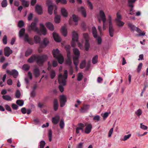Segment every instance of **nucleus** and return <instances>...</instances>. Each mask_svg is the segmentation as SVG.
<instances>
[{
  "instance_id": "obj_1",
  "label": "nucleus",
  "mask_w": 148,
  "mask_h": 148,
  "mask_svg": "<svg viewBox=\"0 0 148 148\" xmlns=\"http://www.w3.org/2000/svg\"><path fill=\"white\" fill-rule=\"evenodd\" d=\"M48 58V57L46 55H33L28 60L27 62L29 63H32L35 60L37 64L39 66H41Z\"/></svg>"
},
{
  "instance_id": "obj_2",
  "label": "nucleus",
  "mask_w": 148,
  "mask_h": 148,
  "mask_svg": "<svg viewBox=\"0 0 148 148\" xmlns=\"http://www.w3.org/2000/svg\"><path fill=\"white\" fill-rule=\"evenodd\" d=\"M40 27L41 28L40 30H39L38 28L36 26V24L35 23H32L31 25L28 27V30L29 31L33 30L37 32L38 34L41 35H45L47 33V30L45 27L44 25L42 23L40 24Z\"/></svg>"
},
{
  "instance_id": "obj_3",
  "label": "nucleus",
  "mask_w": 148,
  "mask_h": 148,
  "mask_svg": "<svg viewBox=\"0 0 148 148\" xmlns=\"http://www.w3.org/2000/svg\"><path fill=\"white\" fill-rule=\"evenodd\" d=\"M68 77V72L67 70L64 71V75L61 74H59L58 76V81L59 84H61L59 86V88L61 92L64 91V87L62 85L65 86L66 84V80Z\"/></svg>"
},
{
  "instance_id": "obj_4",
  "label": "nucleus",
  "mask_w": 148,
  "mask_h": 148,
  "mask_svg": "<svg viewBox=\"0 0 148 148\" xmlns=\"http://www.w3.org/2000/svg\"><path fill=\"white\" fill-rule=\"evenodd\" d=\"M25 32V29L24 28L21 29L19 32V36L20 37H22L24 35V39L25 41L28 42L29 44H32V39L30 38L28 35L26 34H24Z\"/></svg>"
},
{
  "instance_id": "obj_5",
  "label": "nucleus",
  "mask_w": 148,
  "mask_h": 148,
  "mask_svg": "<svg viewBox=\"0 0 148 148\" xmlns=\"http://www.w3.org/2000/svg\"><path fill=\"white\" fill-rule=\"evenodd\" d=\"M47 4L48 6V12L49 14H51L53 13V9L55 8L54 13L55 14H56L57 7L56 5L52 3V1L51 0H48L47 2Z\"/></svg>"
},
{
  "instance_id": "obj_6",
  "label": "nucleus",
  "mask_w": 148,
  "mask_h": 148,
  "mask_svg": "<svg viewBox=\"0 0 148 148\" xmlns=\"http://www.w3.org/2000/svg\"><path fill=\"white\" fill-rule=\"evenodd\" d=\"M53 54L54 57L57 59L59 64H62L64 61L63 57L59 53L58 49H54L53 51Z\"/></svg>"
},
{
  "instance_id": "obj_7",
  "label": "nucleus",
  "mask_w": 148,
  "mask_h": 148,
  "mask_svg": "<svg viewBox=\"0 0 148 148\" xmlns=\"http://www.w3.org/2000/svg\"><path fill=\"white\" fill-rule=\"evenodd\" d=\"M116 17L115 19V21L116 25L119 27H122L124 24V23L121 21L122 17L121 15L119 12H117L116 14Z\"/></svg>"
},
{
  "instance_id": "obj_8",
  "label": "nucleus",
  "mask_w": 148,
  "mask_h": 148,
  "mask_svg": "<svg viewBox=\"0 0 148 148\" xmlns=\"http://www.w3.org/2000/svg\"><path fill=\"white\" fill-rule=\"evenodd\" d=\"M72 40L71 45L72 47H74L75 45L76 42H78V35L77 33L75 31H73L72 34Z\"/></svg>"
},
{
  "instance_id": "obj_9",
  "label": "nucleus",
  "mask_w": 148,
  "mask_h": 148,
  "mask_svg": "<svg viewBox=\"0 0 148 148\" xmlns=\"http://www.w3.org/2000/svg\"><path fill=\"white\" fill-rule=\"evenodd\" d=\"M136 0H128V6L130 8L129 14L133 15L134 14V11L133 8L134 4Z\"/></svg>"
},
{
  "instance_id": "obj_10",
  "label": "nucleus",
  "mask_w": 148,
  "mask_h": 148,
  "mask_svg": "<svg viewBox=\"0 0 148 148\" xmlns=\"http://www.w3.org/2000/svg\"><path fill=\"white\" fill-rule=\"evenodd\" d=\"M92 33L94 38H97V43L98 45H100L101 43L102 39L100 37H97V30L95 27L92 28Z\"/></svg>"
},
{
  "instance_id": "obj_11",
  "label": "nucleus",
  "mask_w": 148,
  "mask_h": 148,
  "mask_svg": "<svg viewBox=\"0 0 148 148\" xmlns=\"http://www.w3.org/2000/svg\"><path fill=\"white\" fill-rule=\"evenodd\" d=\"M97 18L99 23L101 22V21H102L103 22H106V16L102 10L100 11L99 14L97 16Z\"/></svg>"
},
{
  "instance_id": "obj_12",
  "label": "nucleus",
  "mask_w": 148,
  "mask_h": 148,
  "mask_svg": "<svg viewBox=\"0 0 148 148\" xmlns=\"http://www.w3.org/2000/svg\"><path fill=\"white\" fill-rule=\"evenodd\" d=\"M6 72L7 73L10 75H12L14 78H16L17 77L18 73L17 71L15 69H13L11 71L7 70Z\"/></svg>"
},
{
  "instance_id": "obj_13",
  "label": "nucleus",
  "mask_w": 148,
  "mask_h": 148,
  "mask_svg": "<svg viewBox=\"0 0 148 148\" xmlns=\"http://www.w3.org/2000/svg\"><path fill=\"white\" fill-rule=\"evenodd\" d=\"M60 107H63L65 105V103L66 101V97L63 95H61L60 96Z\"/></svg>"
},
{
  "instance_id": "obj_14",
  "label": "nucleus",
  "mask_w": 148,
  "mask_h": 148,
  "mask_svg": "<svg viewBox=\"0 0 148 148\" xmlns=\"http://www.w3.org/2000/svg\"><path fill=\"white\" fill-rule=\"evenodd\" d=\"M84 127V124L80 123L78 125V127L76 128V132L77 134H78L79 135H80V134L79 132V130H81L82 132L84 131L83 128Z\"/></svg>"
},
{
  "instance_id": "obj_15",
  "label": "nucleus",
  "mask_w": 148,
  "mask_h": 148,
  "mask_svg": "<svg viewBox=\"0 0 148 148\" xmlns=\"http://www.w3.org/2000/svg\"><path fill=\"white\" fill-rule=\"evenodd\" d=\"M85 126L84 132L86 134H88L91 132L92 125L90 123H88L85 125Z\"/></svg>"
},
{
  "instance_id": "obj_16",
  "label": "nucleus",
  "mask_w": 148,
  "mask_h": 148,
  "mask_svg": "<svg viewBox=\"0 0 148 148\" xmlns=\"http://www.w3.org/2000/svg\"><path fill=\"white\" fill-rule=\"evenodd\" d=\"M4 51L5 56L7 57H8L13 52L12 50L8 47H6L4 48Z\"/></svg>"
},
{
  "instance_id": "obj_17",
  "label": "nucleus",
  "mask_w": 148,
  "mask_h": 148,
  "mask_svg": "<svg viewBox=\"0 0 148 148\" xmlns=\"http://www.w3.org/2000/svg\"><path fill=\"white\" fill-rule=\"evenodd\" d=\"M60 120V116L58 115H56L54 117L52 118V121L53 124L56 125L58 123Z\"/></svg>"
},
{
  "instance_id": "obj_18",
  "label": "nucleus",
  "mask_w": 148,
  "mask_h": 148,
  "mask_svg": "<svg viewBox=\"0 0 148 148\" xmlns=\"http://www.w3.org/2000/svg\"><path fill=\"white\" fill-rule=\"evenodd\" d=\"M33 72L35 77L36 78L38 77L40 75V71L38 68L37 67L33 69Z\"/></svg>"
},
{
  "instance_id": "obj_19",
  "label": "nucleus",
  "mask_w": 148,
  "mask_h": 148,
  "mask_svg": "<svg viewBox=\"0 0 148 148\" xmlns=\"http://www.w3.org/2000/svg\"><path fill=\"white\" fill-rule=\"evenodd\" d=\"M53 36L56 41L57 42H61V39L58 34L56 33L53 32Z\"/></svg>"
},
{
  "instance_id": "obj_20",
  "label": "nucleus",
  "mask_w": 148,
  "mask_h": 148,
  "mask_svg": "<svg viewBox=\"0 0 148 148\" xmlns=\"http://www.w3.org/2000/svg\"><path fill=\"white\" fill-rule=\"evenodd\" d=\"M35 10L36 12L39 14H41L42 13V8L40 5H36V6Z\"/></svg>"
},
{
  "instance_id": "obj_21",
  "label": "nucleus",
  "mask_w": 148,
  "mask_h": 148,
  "mask_svg": "<svg viewBox=\"0 0 148 148\" xmlns=\"http://www.w3.org/2000/svg\"><path fill=\"white\" fill-rule=\"evenodd\" d=\"M109 34L110 37H112L113 36L114 30L113 29L112 25H109Z\"/></svg>"
},
{
  "instance_id": "obj_22",
  "label": "nucleus",
  "mask_w": 148,
  "mask_h": 148,
  "mask_svg": "<svg viewBox=\"0 0 148 148\" xmlns=\"http://www.w3.org/2000/svg\"><path fill=\"white\" fill-rule=\"evenodd\" d=\"M79 11L80 12L82 15L84 17H86V11L83 7H81L78 9Z\"/></svg>"
},
{
  "instance_id": "obj_23",
  "label": "nucleus",
  "mask_w": 148,
  "mask_h": 148,
  "mask_svg": "<svg viewBox=\"0 0 148 148\" xmlns=\"http://www.w3.org/2000/svg\"><path fill=\"white\" fill-rule=\"evenodd\" d=\"M128 25L129 28L131 31L134 32V31H137V29H138L137 27H136L134 25L130 23H128Z\"/></svg>"
},
{
  "instance_id": "obj_24",
  "label": "nucleus",
  "mask_w": 148,
  "mask_h": 148,
  "mask_svg": "<svg viewBox=\"0 0 148 148\" xmlns=\"http://www.w3.org/2000/svg\"><path fill=\"white\" fill-rule=\"evenodd\" d=\"M90 106L89 105H85L80 109V111L84 113L86 112L89 109Z\"/></svg>"
},
{
  "instance_id": "obj_25",
  "label": "nucleus",
  "mask_w": 148,
  "mask_h": 148,
  "mask_svg": "<svg viewBox=\"0 0 148 148\" xmlns=\"http://www.w3.org/2000/svg\"><path fill=\"white\" fill-rule=\"evenodd\" d=\"M79 57H78L73 56V63L75 68H77V66L79 62Z\"/></svg>"
},
{
  "instance_id": "obj_26",
  "label": "nucleus",
  "mask_w": 148,
  "mask_h": 148,
  "mask_svg": "<svg viewBox=\"0 0 148 148\" xmlns=\"http://www.w3.org/2000/svg\"><path fill=\"white\" fill-rule=\"evenodd\" d=\"M46 26L50 30H53L54 29V26L51 23L48 22L46 24Z\"/></svg>"
},
{
  "instance_id": "obj_27",
  "label": "nucleus",
  "mask_w": 148,
  "mask_h": 148,
  "mask_svg": "<svg viewBox=\"0 0 148 148\" xmlns=\"http://www.w3.org/2000/svg\"><path fill=\"white\" fill-rule=\"evenodd\" d=\"M73 52L74 56L79 57L80 53L79 50L78 49L74 48L73 49Z\"/></svg>"
},
{
  "instance_id": "obj_28",
  "label": "nucleus",
  "mask_w": 148,
  "mask_h": 148,
  "mask_svg": "<svg viewBox=\"0 0 148 148\" xmlns=\"http://www.w3.org/2000/svg\"><path fill=\"white\" fill-rule=\"evenodd\" d=\"M61 12L62 15L64 17H66L68 16V13L66 10L64 8H62L61 10Z\"/></svg>"
},
{
  "instance_id": "obj_29",
  "label": "nucleus",
  "mask_w": 148,
  "mask_h": 148,
  "mask_svg": "<svg viewBox=\"0 0 148 148\" xmlns=\"http://www.w3.org/2000/svg\"><path fill=\"white\" fill-rule=\"evenodd\" d=\"M61 32L62 33V34L64 36H67V29L65 27H62V28L61 30Z\"/></svg>"
},
{
  "instance_id": "obj_30",
  "label": "nucleus",
  "mask_w": 148,
  "mask_h": 148,
  "mask_svg": "<svg viewBox=\"0 0 148 148\" xmlns=\"http://www.w3.org/2000/svg\"><path fill=\"white\" fill-rule=\"evenodd\" d=\"M58 107V103L56 99H55L54 101L53 108L54 110L56 111L57 110Z\"/></svg>"
},
{
  "instance_id": "obj_31",
  "label": "nucleus",
  "mask_w": 148,
  "mask_h": 148,
  "mask_svg": "<svg viewBox=\"0 0 148 148\" xmlns=\"http://www.w3.org/2000/svg\"><path fill=\"white\" fill-rule=\"evenodd\" d=\"M2 98L4 100L7 101H11L12 99V97L8 95H3Z\"/></svg>"
},
{
  "instance_id": "obj_32",
  "label": "nucleus",
  "mask_w": 148,
  "mask_h": 148,
  "mask_svg": "<svg viewBox=\"0 0 148 148\" xmlns=\"http://www.w3.org/2000/svg\"><path fill=\"white\" fill-rule=\"evenodd\" d=\"M136 32L139 34L137 35V36H143L145 35V33L144 32H142L141 30L139 28L137 29Z\"/></svg>"
},
{
  "instance_id": "obj_33",
  "label": "nucleus",
  "mask_w": 148,
  "mask_h": 148,
  "mask_svg": "<svg viewBox=\"0 0 148 148\" xmlns=\"http://www.w3.org/2000/svg\"><path fill=\"white\" fill-rule=\"evenodd\" d=\"M59 126L61 129H63L64 128L65 126V123L64 120L63 119H62L60 120L59 123Z\"/></svg>"
},
{
  "instance_id": "obj_34",
  "label": "nucleus",
  "mask_w": 148,
  "mask_h": 148,
  "mask_svg": "<svg viewBox=\"0 0 148 148\" xmlns=\"http://www.w3.org/2000/svg\"><path fill=\"white\" fill-rule=\"evenodd\" d=\"M73 18L74 22L75 23V25L77 24L78 21L79 19V17L75 15H73Z\"/></svg>"
},
{
  "instance_id": "obj_35",
  "label": "nucleus",
  "mask_w": 148,
  "mask_h": 148,
  "mask_svg": "<svg viewBox=\"0 0 148 148\" xmlns=\"http://www.w3.org/2000/svg\"><path fill=\"white\" fill-rule=\"evenodd\" d=\"M52 131L51 130H48V136L49 141L50 142L52 140Z\"/></svg>"
},
{
  "instance_id": "obj_36",
  "label": "nucleus",
  "mask_w": 148,
  "mask_h": 148,
  "mask_svg": "<svg viewBox=\"0 0 148 148\" xmlns=\"http://www.w3.org/2000/svg\"><path fill=\"white\" fill-rule=\"evenodd\" d=\"M32 52V50L31 49H28L25 52V56H28L30 55Z\"/></svg>"
},
{
  "instance_id": "obj_37",
  "label": "nucleus",
  "mask_w": 148,
  "mask_h": 148,
  "mask_svg": "<svg viewBox=\"0 0 148 148\" xmlns=\"http://www.w3.org/2000/svg\"><path fill=\"white\" fill-rule=\"evenodd\" d=\"M34 40L36 43H39L40 41V38L39 36H35L34 37Z\"/></svg>"
},
{
  "instance_id": "obj_38",
  "label": "nucleus",
  "mask_w": 148,
  "mask_h": 148,
  "mask_svg": "<svg viewBox=\"0 0 148 148\" xmlns=\"http://www.w3.org/2000/svg\"><path fill=\"white\" fill-rule=\"evenodd\" d=\"M86 60H84L82 61L80 65V68L81 69H83L84 68L86 65Z\"/></svg>"
},
{
  "instance_id": "obj_39",
  "label": "nucleus",
  "mask_w": 148,
  "mask_h": 148,
  "mask_svg": "<svg viewBox=\"0 0 148 148\" xmlns=\"http://www.w3.org/2000/svg\"><path fill=\"white\" fill-rule=\"evenodd\" d=\"M46 143L45 141L43 140L41 141L40 143V145L38 148H44Z\"/></svg>"
},
{
  "instance_id": "obj_40",
  "label": "nucleus",
  "mask_w": 148,
  "mask_h": 148,
  "mask_svg": "<svg viewBox=\"0 0 148 148\" xmlns=\"http://www.w3.org/2000/svg\"><path fill=\"white\" fill-rule=\"evenodd\" d=\"M89 40L87 41V40L85 41V49L86 51H88L90 47V45L89 43Z\"/></svg>"
},
{
  "instance_id": "obj_41",
  "label": "nucleus",
  "mask_w": 148,
  "mask_h": 148,
  "mask_svg": "<svg viewBox=\"0 0 148 148\" xmlns=\"http://www.w3.org/2000/svg\"><path fill=\"white\" fill-rule=\"evenodd\" d=\"M22 2V5L23 6L25 7H28L29 5V3L27 1L24 0Z\"/></svg>"
},
{
  "instance_id": "obj_42",
  "label": "nucleus",
  "mask_w": 148,
  "mask_h": 148,
  "mask_svg": "<svg viewBox=\"0 0 148 148\" xmlns=\"http://www.w3.org/2000/svg\"><path fill=\"white\" fill-rule=\"evenodd\" d=\"M135 113L139 117L140 116L142 113V111L141 110L139 109L135 112Z\"/></svg>"
},
{
  "instance_id": "obj_43",
  "label": "nucleus",
  "mask_w": 148,
  "mask_h": 148,
  "mask_svg": "<svg viewBox=\"0 0 148 148\" xmlns=\"http://www.w3.org/2000/svg\"><path fill=\"white\" fill-rule=\"evenodd\" d=\"M60 16L56 15L55 18V21L56 23H58L60 22Z\"/></svg>"
},
{
  "instance_id": "obj_44",
  "label": "nucleus",
  "mask_w": 148,
  "mask_h": 148,
  "mask_svg": "<svg viewBox=\"0 0 148 148\" xmlns=\"http://www.w3.org/2000/svg\"><path fill=\"white\" fill-rule=\"evenodd\" d=\"M7 0H3L1 3V6L3 8L7 6Z\"/></svg>"
},
{
  "instance_id": "obj_45",
  "label": "nucleus",
  "mask_w": 148,
  "mask_h": 148,
  "mask_svg": "<svg viewBox=\"0 0 148 148\" xmlns=\"http://www.w3.org/2000/svg\"><path fill=\"white\" fill-rule=\"evenodd\" d=\"M131 136V134H129L127 135H125L123 137V138L122 139V140L124 141H125L127 139H128Z\"/></svg>"
},
{
  "instance_id": "obj_46",
  "label": "nucleus",
  "mask_w": 148,
  "mask_h": 148,
  "mask_svg": "<svg viewBox=\"0 0 148 148\" xmlns=\"http://www.w3.org/2000/svg\"><path fill=\"white\" fill-rule=\"evenodd\" d=\"M16 103L20 106H22L24 104L23 101L21 100H18L16 101Z\"/></svg>"
},
{
  "instance_id": "obj_47",
  "label": "nucleus",
  "mask_w": 148,
  "mask_h": 148,
  "mask_svg": "<svg viewBox=\"0 0 148 148\" xmlns=\"http://www.w3.org/2000/svg\"><path fill=\"white\" fill-rule=\"evenodd\" d=\"M83 36L85 41L89 40V38L88 34L87 33H84L83 34Z\"/></svg>"
},
{
  "instance_id": "obj_48",
  "label": "nucleus",
  "mask_w": 148,
  "mask_h": 148,
  "mask_svg": "<svg viewBox=\"0 0 148 148\" xmlns=\"http://www.w3.org/2000/svg\"><path fill=\"white\" fill-rule=\"evenodd\" d=\"M22 68L23 70L27 71L29 68V66L28 64H25L23 66Z\"/></svg>"
},
{
  "instance_id": "obj_49",
  "label": "nucleus",
  "mask_w": 148,
  "mask_h": 148,
  "mask_svg": "<svg viewBox=\"0 0 148 148\" xmlns=\"http://www.w3.org/2000/svg\"><path fill=\"white\" fill-rule=\"evenodd\" d=\"M97 59L98 56L97 55H96L92 58V62L93 64H95L97 63Z\"/></svg>"
},
{
  "instance_id": "obj_50",
  "label": "nucleus",
  "mask_w": 148,
  "mask_h": 148,
  "mask_svg": "<svg viewBox=\"0 0 148 148\" xmlns=\"http://www.w3.org/2000/svg\"><path fill=\"white\" fill-rule=\"evenodd\" d=\"M50 75L51 79H53L56 76V73L55 71L53 70L51 71Z\"/></svg>"
},
{
  "instance_id": "obj_51",
  "label": "nucleus",
  "mask_w": 148,
  "mask_h": 148,
  "mask_svg": "<svg viewBox=\"0 0 148 148\" xmlns=\"http://www.w3.org/2000/svg\"><path fill=\"white\" fill-rule=\"evenodd\" d=\"M49 42V40L47 38H45L43 40V43L44 45V47L46 46L48 44Z\"/></svg>"
},
{
  "instance_id": "obj_52",
  "label": "nucleus",
  "mask_w": 148,
  "mask_h": 148,
  "mask_svg": "<svg viewBox=\"0 0 148 148\" xmlns=\"http://www.w3.org/2000/svg\"><path fill=\"white\" fill-rule=\"evenodd\" d=\"M56 2L57 3H60L63 4H66V0H56Z\"/></svg>"
},
{
  "instance_id": "obj_53",
  "label": "nucleus",
  "mask_w": 148,
  "mask_h": 148,
  "mask_svg": "<svg viewBox=\"0 0 148 148\" xmlns=\"http://www.w3.org/2000/svg\"><path fill=\"white\" fill-rule=\"evenodd\" d=\"M140 127L141 129L144 130H147L148 128L146 126L143 125L142 123H140Z\"/></svg>"
},
{
  "instance_id": "obj_54",
  "label": "nucleus",
  "mask_w": 148,
  "mask_h": 148,
  "mask_svg": "<svg viewBox=\"0 0 148 148\" xmlns=\"http://www.w3.org/2000/svg\"><path fill=\"white\" fill-rule=\"evenodd\" d=\"M24 23L22 21H20L18 23V26L20 28H21L23 26Z\"/></svg>"
},
{
  "instance_id": "obj_55",
  "label": "nucleus",
  "mask_w": 148,
  "mask_h": 148,
  "mask_svg": "<svg viewBox=\"0 0 148 148\" xmlns=\"http://www.w3.org/2000/svg\"><path fill=\"white\" fill-rule=\"evenodd\" d=\"M93 119L94 121H96L98 122L100 120V117L99 115H96L94 117Z\"/></svg>"
},
{
  "instance_id": "obj_56",
  "label": "nucleus",
  "mask_w": 148,
  "mask_h": 148,
  "mask_svg": "<svg viewBox=\"0 0 148 148\" xmlns=\"http://www.w3.org/2000/svg\"><path fill=\"white\" fill-rule=\"evenodd\" d=\"M21 96V93L19 90H17L16 92L15 96L16 98H18Z\"/></svg>"
},
{
  "instance_id": "obj_57",
  "label": "nucleus",
  "mask_w": 148,
  "mask_h": 148,
  "mask_svg": "<svg viewBox=\"0 0 148 148\" xmlns=\"http://www.w3.org/2000/svg\"><path fill=\"white\" fill-rule=\"evenodd\" d=\"M110 112L108 113V112H106L102 114V117L104 119H106L108 116L109 114H110Z\"/></svg>"
},
{
  "instance_id": "obj_58",
  "label": "nucleus",
  "mask_w": 148,
  "mask_h": 148,
  "mask_svg": "<svg viewBox=\"0 0 148 148\" xmlns=\"http://www.w3.org/2000/svg\"><path fill=\"white\" fill-rule=\"evenodd\" d=\"M82 77L83 75H82V74L81 73H79L77 78V80L78 81H80L82 79Z\"/></svg>"
},
{
  "instance_id": "obj_59",
  "label": "nucleus",
  "mask_w": 148,
  "mask_h": 148,
  "mask_svg": "<svg viewBox=\"0 0 148 148\" xmlns=\"http://www.w3.org/2000/svg\"><path fill=\"white\" fill-rule=\"evenodd\" d=\"M87 2L89 7L91 9H92L93 8V6L91 3L88 0H87Z\"/></svg>"
},
{
  "instance_id": "obj_60",
  "label": "nucleus",
  "mask_w": 148,
  "mask_h": 148,
  "mask_svg": "<svg viewBox=\"0 0 148 148\" xmlns=\"http://www.w3.org/2000/svg\"><path fill=\"white\" fill-rule=\"evenodd\" d=\"M66 64L69 66H70L72 63V62L71 60V58H67V59L66 61Z\"/></svg>"
},
{
  "instance_id": "obj_61",
  "label": "nucleus",
  "mask_w": 148,
  "mask_h": 148,
  "mask_svg": "<svg viewBox=\"0 0 148 148\" xmlns=\"http://www.w3.org/2000/svg\"><path fill=\"white\" fill-rule=\"evenodd\" d=\"M7 38L6 36L5 35L3 39V43L5 45L7 44Z\"/></svg>"
},
{
  "instance_id": "obj_62",
  "label": "nucleus",
  "mask_w": 148,
  "mask_h": 148,
  "mask_svg": "<svg viewBox=\"0 0 148 148\" xmlns=\"http://www.w3.org/2000/svg\"><path fill=\"white\" fill-rule=\"evenodd\" d=\"M142 65L143 64L141 63H140L139 64L138 67V72H140V70H141L142 67Z\"/></svg>"
},
{
  "instance_id": "obj_63",
  "label": "nucleus",
  "mask_w": 148,
  "mask_h": 148,
  "mask_svg": "<svg viewBox=\"0 0 148 148\" xmlns=\"http://www.w3.org/2000/svg\"><path fill=\"white\" fill-rule=\"evenodd\" d=\"M113 128H111L108 133V136L109 137H110L111 136V135L113 133Z\"/></svg>"
},
{
  "instance_id": "obj_64",
  "label": "nucleus",
  "mask_w": 148,
  "mask_h": 148,
  "mask_svg": "<svg viewBox=\"0 0 148 148\" xmlns=\"http://www.w3.org/2000/svg\"><path fill=\"white\" fill-rule=\"evenodd\" d=\"M12 108L14 110H17L18 108V106L16 104L14 103L12 104Z\"/></svg>"
}]
</instances>
